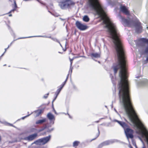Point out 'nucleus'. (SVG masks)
<instances>
[{
	"label": "nucleus",
	"mask_w": 148,
	"mask_h": 148,
	"mask_svg": "<svg viewBox=\"0 0 148 148\" xmlns=\"http://www.w3.org/2000/svg\"><path fill=\"white\" fill-rule=\"evenodd\" d=\"M118 17L121 21L125 26L131 27L134 25L136 27V31L138 33H141L142 32V27L141 23L138 21L134 23V22L130 19L125 18L120 15L119 14Z\"/></svg>",
	"instance_id": "obj_1"
},
{
	"label": "nucleus",
	"mask_w": 148,
	"mask_h": 148,
	"mask_svg": "<svg viewBox=\"0 0 148 148\" xmlns=\"http://www.w3.org/2000/svg\"><path fill=\"white\" fill-rule=\"evenodd\" d=\"M114 121L117 122L123 128L126 137L128 139L129 138L132 139L133 138L134 131L132 130L129 128L127 124L124 122L116 120H115Z\"/></svg>",
	"instance_id": "obj_2"
},
{
	"label": "nucleus",
	"mask_w": 148,
	"mask_h": 148,
	"mask_svg": "<svg viewBox=\"0 0 148 148\" xmlns=\"http://www.w3.org/2000/svg\"><path fill=\"white\" fill-rule=\"evenodd\" d=\"M60 2L59 5L63 9L71 5H73L75 3L71 0H58Z\"/></svg>",
	"instance_id": "obj_3"
},
{
	"label": "nucleus",
	"mask_w": 148,
	"mask_h": 148,
	"mask_svg": "<svg viewBox=\"0 0 148 148\" xmlns=\"http://www.w3.org/2000/svg\"><path fill=\"white\" fill-rule=\"evenodd\" d=\"M51 138V135L39 139L34 142V143L37 145H44L48 142Z\"/></svg>",
	"instance_id": "obj_4"
},
{
	"label": "nucleus",
	"mask_w": 148,
	"mask_h": 148,
	"mask_svg": "<svg viewBox=\"0 0 148 148\" xmlns=\"http://www.w3.org/2000/svg\"><path fill=\"white\" fill-rule=\"evenodd\" d=\"M76 25L77 28L81 30H84L88 28V26L86 25L82 24L80 22L77 21L76 22Z\"/></svg>",
	"instance_id": "obj_5"
},
{
	"label": "nucleus",
	"mask_w": 148,
	"mask_h": 148,
	"mask_svg": "<svg viewBox=\"0 0 148 148\" xmlns=\"http://www.w3.org/2000/svg\"><path fill=\"white\" fill-rule=\"evenodd\" d=\"M120 10L121 12L126 15H129L130 14L129 11L124 5H121L120 7Z\"/></svg>",
	"instance_id": "obj_6"
},
{
	"label": "nucleus",
	"mask_w": 148,
	"mask_h": 148,
	"mask_svg": "<svg viewBox=\"0 0 148 148\" xmlns=\"http://www.w3.org/2000/svg\"><path fill=\"white\" fill-rule=\"evenodd\" d=\"M114 142V140H108L100 144L98 146V148H101L103 146L107 145Z\"/></svg>",
	"instance_id": "obj_7"
},
{
	"label": "nucleus",
	"mask_w": 148,
	"mask_h": 148,
	"mask_svg": "<svg viewBox=\"0 0 148 148\" xmlns=\"http://www.w3.org/2000/svg\"><path fill=\"white\" fill-rule=\"evenodd\" d=\"M139 42H143L146 43L147 44V46L145 48L144 52L145 53H148V39L145 38H141L139 40Z\"/></svg>",
	"instance_id": "obj_8"
},
{
	"label": "nucleus",
	"mask_w": 148,
	"mask_h": 148,
	"mask_svg": "<svg viewBox=\"0 0 148 148\" xmlns=\"http://www.w3.org/2000/svg\"><path fill=\"white\" fill-rule=\"evenodd\" d=\"M37 136V134L36 133L34 134L26 137L25 139L28 141H31L34 139Z\"/></svg>",
	"instance_id": "obj_9"
},
{
	"label": "nucleus",
	"mask_w": 148,
	"mask_h": 148,
	"mask_svg": "<svg viewBox=\"0 0 148 148\" xmlns=\"http://www.w3.org/2000/svg\"><path fill=\"white\" fill-rule=\"evenodd\" d=\"M90 56L92 57L95 58H99L100 56V54L99 53H92L90 54Z\"/></svg>",
	"instance_id": "obj_10"
},
{
	"label": "nucleus",
	"mask_w": 148,
	"mask_h": 148,
	"mask_svg": "<svg viewBox=\"0 0 148 148\" xmlns=\"http://www.w3.org/2000/svg\"><path fill=\"white\" fill-rule=\"evenodd\" d=\"M47 117L50 121L52 120H55V117L54 115L51 113L49 112L48 114L47 115Z\"/></svg>",
	"instance_id": "obj_11"
},
{
	"label": "nucleus",
	"mask_w": 148,
	"mask_h": 148,
	"mask_svg": "<svg viewBox=\"0 0 148 148\" xmlns=\"http://www.w3.org/2000/svg\"><path fill=\"white\" fill-rule=\"evenodd\" d=\"M46 121V119L45 118L43 119L42 120H38L36 122V124H41L45 122Z\"/></svg>",
	"instance_id": "obj_12"
},
{
	"label": "nucleus",
	"mask_w": 148,
	"mask_h": 148,
	"mask_svg": "<svg viewBox=\"0 0 148 148\" xmlns=\"http://www.w3.org/2000/svg\"><path fill=\"white\" fill-rule=\"evenodd\" d=\"M110 77H111L112 82L115 88L116 83L115 82L116 80V79L115 78H114L113 76H112L111 74L110 75Z\"/></svg>",
	"instance_id": "obj_13"
},
{
	"label": "nucleus",
	"mask_w": 148,
	"mask_h": 148,
	"mask_svg": "<svg viewBox=\"0 0 148 148\" xmlns=\"http://www.w3.org/2000/svg\"><path fill=\"white\" fill-rule=\"evenodd\" d=\"M89 18L87 15L84 16L83 18V21L86 22H88L89 21Z\"/></svg>",
	"instance_id": "obj_14"
},
{
	"label": "nucleus",
	"mask_w": 148,
	"mask_h": 148,
	"mask_svg": "<svg viewBox=\"0 0 148 148\" xmlns=\"http://www.w3.org/2000/svg\"><path fill=\"white\" fill-rule=\"evenodd\" d=\"M62 88L60 86V87L57 89V90L55 93V95H56L57 96H58Z\"/></svg>",
	"instance_id": "obj_15"
},
{
	"label": "nucleus",
	"mask_w": 148,
	"mask_h": 148,
	"mask_svg": "<svg viewBox=\"0 0 148 148\" xmlns=\"http://www.w3.org/2000/svg\"><path fill=\"white\" fill-rule=\"evenodd\" d=\"M41 112H42L41 110H38L37 111H36L35 112V113L36 114V116H39L40 114L41 113Z\"/></svg>",
	"instance_id": "obj_16"
},
{
	"label": "nucleus",
	"mask_w": 148,
	"mask_h": 148,
	"mask_svg": "<svg viewBox=\"0 0 148 148\" xmlns=\"http://www.w3.org/2000/svg\"><path fill=\"white\" fill-rule=\"evenodd\" d=\"M49 38H51V39L52 40H54V41H55L58 42L60 44V45L61 46V47H62V46L61 45V44L60 43V42L57 39H56V38H51V36L49 37Z\"/></svg>",
	"instance_id": "obj_17"
},
{
	"label": "nucleus",
	"mask_w": 148,
	"mask_h": 148,
	"mask_svg": "<svg viewBox=\"0 0 148 148\" xmlns=\"http://www.w3.org/2000/svg\"><path fill=\"white\" fill-rule=\"evenodd\" d=\"M79 143V142L78 141H75L73 143V146L75 147L77 146Z\"/></svg>",
	"instance_id": "obj_18"
},
{
	"label": "nucleus",
	"mask_w": 148,
	"mask_h": 148,
	"mask_svg": "<svg viewBox=\"0 0 148 148\" xmlns=\"http://www.w3.org/2000/svg\"><path fill=\"white\" fill-rule=\"evenodd\" d=\"M14 7H13V8L14 9H16L17 8V6L16 5V2L15 1H14Z\"/></svg>",
	"instance_id": "obj_19"
},
{
	"label": "nucleus",
	"mask_w": 148,
	"mask_h": 148,
	"mask_svg": "<svg viewBox=\"0 0 148 148\" xmlns=\"http://www.w3.org/2000/svg\"><path fill=\"white\" fill-rule=\"evenodd\" d=\"M98 134L97 135L96 138H95L93 139L92 140H93L95 139L96 138H97L99 136V135L100 132H99V131L98 128Z\"/></svg>",
	"instance_id": "obj_20"
},
{
	"label": "nucleus",
	"mask_w": 148,
	"mask_h": 148,
	"mask_svg": "<svg viewBox=\"0 0 148 148\" xmlns=\"http://www.w3.org/2000/svg\"><path fill=\"white\" fill-rule=\"evenodd\" d=\"M70 61H71V68H70V70H69V73H70V72L71 71V73L72 72V69H71V65H72V60H70Z\"/></svg>",
	"instance_id": "obj_21"
},
{
	"label": "nucleus",
	"mask_w": 148,
	"mask_h": 148,
	"mask_svg": "<svg viewBox=\"0 0 148 148\" xmlns=\"http://www.w3.org/2000/svg\"><path fill=\"white\" fill-rule=\"evenodd\" d=\"M66 83V82L65 81L60 86L62 88H63V87H64L65 84Z\"/></svg>",
	"instance_id": "obj_22"
},
{
	"label": "nucleus",
	"mask_w": 148,
	"mask_h": 148,
	"mask_svg": "<svg viewBox=\"0 0 148 148\" xmlns=\"http://www.w3.org/2000/svg\"><path fill=\"white\" fill-rule=\"evenodd\" d=\"M15 10H16V9H14L13 8V9L11 10V11H10L9 12L8 14H10V13H11L12 12H14Z\"/></svg>",
	"instance_id": "obj_23"
},
{
	"label": "nucleus",
	"mask_w": 148,
	"mask_h": 148,
	"mask_svg": "<svg viewBox=\"0 0 148 148\" xmlns=\"http://www.w3.org/2000/svg\"><path fill=\"white\" fill-rule=\"evenodd\" d=\"M49 95V93H48L46 95H45L44 96V98H47L48 97V96Z\"/></svg>",
	"instance_id": "obj_24"
},
{
	"label": "nucleus",
	"mask_w": 148,
	"mask_h": 148,
	"mask_svg": "<svg viewBox=\"0 0 148 148\" xmlns=\"http://www.w3.org/2000/svg\"><path fill=\"white\" fill-rule=\"evenodd\" d=\"M30 115V114H29V115H28L27 116H26L24 117H23L22 118V119H24L25 118H26V117H27V116H28L29 115Z\"/></svg>",
	"instance_id": "obj_25"
},
{
	"label": "nucleus",
	"mask_w": 148,
	"mask_h": 148,
	"mask_svg": "<svg viewBox=\"0 0 148 148\" xmlns=\"http://www.w3.org/2000/svg\"><path fill=\"white\" fill-rule=\"evenodd\" d=\"M69 75V74H68L67 76V77H66V79L64 81L65 82H66L67 80V79H68V76Z\"/></svg>",
	"instance_id": "obj_26"
},
{
	"label": "nucleus",
	"mask_w": 148,
	"mask_h": 148,
	"mask_svg": "<svg viewBox=\"0 0 148 148\" xmlns=\"http://www.w3.org/2000/svg\"><path fill=\"white\" fill-rule=\"evenodd\" d=\"M57 97V96L56 95V97H55V98H54V99L52 101V103L55 101Z\"/></svg>",
	"instance_id": "obj_27"
},
{
	"label": "nucleus",
	"mask_w": 148,
	"mask_h": 148,
	"mask_svg": "<svg viewBox=\"0 0 148 148\" xmlns=\"http://www.w3.org/2000/svg\"><path fill=\"white\" fill-rule=\"evenodd\" d=\"M53 129L52 128V129H51V130H49L48 131H47V132H50L51 131H53Z\"/></svg>",
	"instance_id": "obj_28"
},
{
	"label": "nucleus",
	"mask_w": 148,
	"mask_h": 148,
	"mask_svg": "<svg viewBox=\"0 0 148 148\" xmlns=\"http://www.w3.org/2000/svg\"><path fill=\"white\" fill-rule=\"evenodd\" d=\"M9 47V46H8V47L7 48H6V49H5V51L4 52V53H5L6 51V50Z\"/></svg>",
	"instance_id": "obj_29"
},
{
	"label": "nucleus",
	"mask_w": 148,
	"mask_h": 148,
	"mask_svg": "<svg viewBox=\"0 0 148 148\" xmlns=\"http://www.w3.org/2000/svg\"><path fill=\"white\" fill-rule=\"evenodd\" d=\"M36 36H34V37H35ZM38 36V37H47L46 36Z\"/></svg>",
	"instance_id": "obj_30"
},
{
	"label": "nucleus",
	"mask_w": 148,
	"mask_h": 148,
	"mask_svg": "<svg viewBox=\"0 0 148 148\" xmlns=\"http://www.w3.org/2000/svg\"><path fill=\"white\" fill-rule=\"evenodd\" d=\"M138 138H139L140 139V140H141V141L143 142V141H142V140L141 138L140 137H138Z\"/></svg>",
	"instance_id": "obj_31"
},
{
	"label": "nucleus",
	"mask_w": 148,
	"mask_h": 148,
	"mask_svg": "<svg viewBox=\"0 0 148 148\" xmlns=\"http://www.w3.org/2000/svg\"><path fill=\"white\" fill-rule=\"evenodd\" d=\"M24 37V38H30V37Z\"/></svg>",
	"instance_id": "obj_32"
},
{
	"label": "nucleus",
	"mask_w": 148,
	"mask_h": 148,
	"mask_svg": "<svg viewBox=\"0 0 148 148\" xmlns=\"http://www.w3.org/2000/svg\"><path fill=\"white\" fill-rule=\"evenodd\" d=\"M4 52L2 55L0 57V58H1L4 55Z\"/></svg>",
	"instance_id": "obj_33"
},
{
	"label": "nucleus",
	"mask_w": 148,
	"mask_h": 148,
	"mask_svg": "<svg viewBox=\"0 0 148 148\" xmlns=\"http://www.w3.org/2000/svg\"><path fill=\"white\" fill-rule=\"evenodd\" d=\"M9 16H12V14H9Z\"/></svg>",
	"instance_id": "obj_34"
},
{
	"label": "nucleus",
	"mask_w": 148,
	"mask_h": 148,
	"mask_svg": "<svg viewBox=\"0 0 148 148\" xmlns=\"http://www.w3.org/2000/svg\"><path fill=\"white\" fill-rule=\"evenodd\" d=\"M146 60L147 61H148V56L147 57Z\"/></svg>",
	"instance_id": "obj_35"
},
{
	"label": "nucleus",
	"mask_w": 148,
	"mask_h": 148,
	"mask_svg": "<svg viewBox=\"0 0 148 148\" xmlns=\"http://www.w3.org/2000/svg\"><path fill=\"white\" fill-rule=\"evenodd\" d=\"M9 124L10 125V126H13V125L12 124Z\"/></svg>",
	"instance_id": "obj_36"
},
{
	"label": "nucleus",
	"mask_w": 148,
	"mask_h": 148,
	"mask_svg": "<svg viewBox=\"0 0 148 148\" xmlns=\"http://www.w3.org/2000/svg\"><path fill=\"white\" fill-rule=\"evenodd\" d=\"M68 114L69 115V117L70 118H71V116H70V115H69V114L68 113Z\"/></svg>",
	"instance_id": "obj_37"
},
{
	"label": "nucleus",
	"mask_w": 148,
	"mask_h": 148,
	"mask_svg": "<svg viewBox=\"0 0 148 148\" xmlns=\"http://www.w3.org/2000/svg\"><path fill=\"white\" fill-rule=\"evenodd\" d=\"M142 148H146V147L144 145Z\"/></svg>",
	"instance_id": "obj_38"
},
{
	"label": "nucleus",
	"mask_w": 148,
	"mask_h": 148,
	"mask_svg": "<svg viewBox=\"0 0 148 148\" xmlns=\"http://www.w3.org/2000/svg\"><path fill=\"white\" fill-rule=\"evenodd\" d=\"M130 148H133L132 146H130Z\"/></svg>",
	"instance_id": "obj_39"
},
{
	"label": "nucleus",
	"mask_w": 148,
	"mask_h": 148,
	"mask_svg": "<svg viewBox=\"0 0 148 148\" xmlns=\"http://www.w3.org/2000/svg\"><path fill=\"white\" fill-rule=\"evenodd\" d=\"M54 110V112H55V113H56V111L55 110Z\"/></svg>",
	"instance_id": "obj_40"
},
{
	"label": "nucleus",
	"mask_w": 148,
	"mask_h": 148,
	"mask_svg": "<svg viewBox=\"0 0 148 148\" xmlns=\"http://www.w3.org/2000/svg\"><path fill=\"white\" fill-rule=\"evenodd\" d=\"M8 27L9 29H10V27L9 26H8Z\"/></svg>",
	"instance_id": "obj_41"
},
{
	"label": "nucleus",
	"mask_w": 148,
	"mask_h": 148,
	"mask_svg": "<svg viewBox=\"0 0 148 148\" xmlns=\"http://www.w3.org/2000/svg\"><path fill=\"white\" fill-rule=\"evenodd\" d=\"M135 147L136 148L137 147V146H136V144H135Z\"/></svg>",
	"instance_id": "obj_42"
},
{
	"label": "nucleus",
	"mask_w": 148,
	"mask_h": 148,
	"mask_svg": "<svg viewBox=\"0 0 148 148\" xmlns=\"http://www.w3.org/2000/svg\"><path fill=\"white\" fill-rule=\"evenodd\" d=\"M66 42L65 45L66 46Z\"/></svg>",
	"instance_id": "obj_43"
},
{
	"label": "nucleus",
	"mask_w": 148,
	"mask_h": 148,
	"mask_svg": "<svg viewBox=\"0 0 148 148\" xmlns=\"http://www.w3.org/2000/svg\"><path fill=\"white\" fill-rule=\"evenodd\" d=\"M146 28L147 29H148V27H146Z\"/></svg>",
	"instance_id": "obj_44"
},
{
	"label": "nucleus",
	"mask_w": 148,
	"mask_h": 148,
	"mask_svg": "<svg viewBox=\"0 0 148 148\" xmlns=\"http://www.w3.org/2000/svg\"><path fill=\"white\" fill-rule=\"evenodd\" d=\"M5 65H5H5H4V66H5Z\"/></svg>",
	"instance_id": "obj_45"
}]
</instances>
